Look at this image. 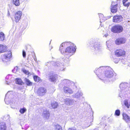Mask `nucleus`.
Returning a JSON list of instances; mask_svg holds the SVG:
<instances>
[{
	"label": "nucleus",
	"mask_w": 130,
	"mask_h": 130,
	"mask_svg": "<svg viewBox=\"0 0 130 130\" xmlns=\"http://www.w3.org/2000/svg\"><path fill=\"white\" fill-rule=\"evenodd\" d=\"M76 46L73 43L70 42H65L60 45L59 50L64 55L71 56L75 52Z\"/></svg>",
	"instance_id": "nucleus-1"
},
{
	"label": "nucleus",
	"mask_w": 130,
	"mask_h": 130,
	"mask_svg": "<svg viewBox=\"0 0 130 130\" xmlns=\"http://www.w3.org/2000/svg\"><path fill=\"white\" fill-rule=\"evenodd\" d=\"M105 70L103 73L102 76H101L102 79L101 80L104 82V83L107 82H113L116 79V77L114 76L113 72L112 69L109 67H106Z\"/></svg>",
	"instance_id": "nucleus-2"
},
{
	"label": "nucleus",
	"mask_w": 130,
	"mask_h": 130,
	"mask_svg": "<svg viewBox=\"0 0 130 130\" xmlns=\"http://www.w3.org/2000/svg\"><path fill=\"white\" fill-rule=\"evenodd\" d=\"M62 83L65 86L63 88L64 92L66 94H71L73 93L72 90L70 88V86L74 85V83L70 80L67 79L63 80Z\"/></svg>",
	"instance_id": "nucleus-3"
},
{
	"label": "nucleus",
	"mask_w": 130,
	"mask_h": 130,
	"mask_svg": "<svg viewBox=\"0 0 130 130\" xmlns=\"http://www.w3.org/2000/svg\"><path fill=\"white\" fill-rule=\"evenodd\" d=\"M13 91H9L6 94L5 99V101L7 104H10L12 106L15 104V101L13 100Z\"/></svg>",
	"instance_id": "nucleus-4"
},
{
	"label": "nucleus",
	"mask_w": 130,
	"mask_h": 130,
	"mask_svg": "<svg viewBox=\"0 0 130 130\" xmlns=\"http://www.w3.org/2000/svg\"><path fill=\"white\" fill-rule=\"evenodd\" d=\"M90 45L89 46L90 47H94L95 49V52L98 54H100L101 52V46L100 43L98 42L96 40H94L92 41H90Z\"/></svg>",
	"instance_id": "nucleus-5"
},
{
	"label": "nucleus",
	"mask_w": 130,
	"mask_h": 130,
	"mask_svg": "<svg viewBox=\"0 0 130 130\" xmlns=\"http://www.w3.org/2000/svg\"><path fill=\"white\" fill-rule=\"evenodd\" d=\"M127 84L126 83H122L120 85V89L119 90L120 91L119 94V96L122 98V96H123V94H127L128 91L126 92L127 89Z\"/></svg>",
	"instance_id": "nucleus-6"
},
{
	"label": "nucleus",
	"mask_w": 130,
	"mask_h": 130,
	"mask_svg": "<svg viewBox=\"0 0 130 130\" xmlns=\"http://www.w3.org/2000/svg\"><path fill=\"white\" fill-rule=\"evenodd\" d=\"M67 59H62L61 62L58 61V62L57 63V70L59 71H62L64 70L65 68L64 66V63H63V61H64L65 62L67 63H69L70 61V60L69 59V57L68 58H67Z\"/></svg>",
	"instance_id": "nucleus-7"
},
{
	"label": "nucleus",
	"mask_w": 130,
	"mask_h": 130,
	"mask_svg": "<svg viewBox=\"0 0 130 130\" xmlns=\"http://www.w3.org/2000/svg\"><path fill=\"white\" fill-rule=\"evenodd\" d=\"M106 68V67H101L98 69H96L94 71V72L97 75L99 78L101 80V76H102Z\"/></svg>",
	"instance_id": "nucleus-8"
},
{
	"label": "nucleus",
	"mask_w": 130,
	"mask_h": 130,
	"mask_svg": "<svg viewBox=\"0 0 130 130\" xmlns=\"http://www.w3.org/2000/svg\"><path fill=\"white\" fill-rule=\"evenodd\" d=\"M11 56V52H9L7 54L2 55L1 58L3 62H7L10 61Z\"/></svg>",
	"instance_id": "nucleus-9"
},
{
	"label": "nucleus",
	"mask_w": 130,
	"mask_h": 130,
	"mask_svg": "<svg viewBox=\"0 0 130 130\" xmlns=\"http://www.w3.org/2000/svg\"><path fill=\"white\" fill-rule=\"evenodd\" d=\"M123 30V28L122 26L116 25L112 27L111 29V31L114 33H119Z\"/></svg>",
	"instance_id": "nucleus-10"
},
{
	"label": "nucleus",
	"mask_w": 130,
	"mask_h": 130,
	"mask_svg": "<svg viewBox=\"0 0 130 130\" xmlns=\"http://www.w3.org/2000/svg\"><path fill=\"white\" fill-rule=\"evenodd\" d=\"M22 15V13L21 11H18L15 14L14 16V21L17 23L21 19V17Z\"/></svg>",
	"instance_id": "nucleus-11"
},
{
	"label": "nucleus",
	"mask_w": 130,
	"mask_h": 130,
	"mask_svg": "<svg viewBox=\"0 0 130 130\" xmlns=\"http://www.w3.org/2000/svg\"><path fill=\"white\" fill-rule=\"evenodd\" d=\"M118 5V4L115 3V2H112L110 9L112 13H115L117 11Z\"/></svg>",
	"instance_id": "nucleus-12"
},
{
	"label": "nucleus",
	"mask_w": 130,
	"mask_h": 130,
	"mask_svg": "<svg viewBox=\"0 0 130 130\" xmlns=\"http://www.w3.org/2000/svg\"><path fill=\"white\" fill-rule=\"evenodd\" d=\"M64 102L65 104L68 106H71L74 105L76 101L74 100L66 98L64 99Z\"/></svg>",
	"instance_id": "nucleus-13"
},
{
	"label": "nucleus",
	"mask_w": 130,
	"mask_h": 130,
	"mask_svg": "<svg viewBox=\"0 0 130 130\" xmlns=\"http://www.w3.org/2000/svg\"><path fill=\"white\" fill-rule=\"evenodd\" d=\"M115 55L117 57L123 56L125 55V52L123 50H117L115 52Z\"/></svg>",
	"instance_id": "nucleus-14"
},
{
	"label": "nucleus",
	"mask_w": 130,
	"mask_h": 130,
	"mask_svg": "<svg viewBox=\"0 0 130 130\" xmlns=\"http://www.w3.org/2000/svg\"><path fill=\"white\" fill-rule=\"evenodd\" d=\"M46 92V89L43 87H41L38 89L37 92L38 95H44Z\"/></svg>",
	"instance_id": "nucleus-15"
},
{
	"label": "nucleus",
	"mask_w": 130,
	"mask_h": 130,
	"mask_svg": "<svg viewBox=\"0 0 130 130\" xmlns=\"http://www.w3.org/2000/svg\"><path fill=\"white\" fill-rule=\"evenodd\" d=\"M126 41V39L123 38H120L117 39L115 41L116 44L117 45L124 43Z\"/></svg>",
	"instance_id": "nucleus-16"
},
{
	"label": "nucleus",
	"mask_w": 130,
	"mask_h": 130,
	"mask_svg": "<svg viewBox=\"0 0 130 130\" xmlns=\"http://www.w3.org/2000/svg\"><path fill=\"white\" fill-rule=\"evenodd\" d=\"M122 17L121 16L116 15L113 18V22H119L122 21Z\"/></svg>",
	"instance_id": "nucleus-17"
},
{
	"label": "nucleus",
	"mask_w": 130,
	"mask_h": 130,
	"mask_svg": "<svg viewBox=\"0 0 130 130\" xmlns=\"http://www.w3.org/2000/svg\"><path fill=\"white\" fill-rule=\"evenodd\" d=\"M50 115V113L46 109H44L42 113L43 116L44 118L47 119L49 118Z\"/></svg>",
	"instance_id": "nucleus-18"
},
{
	"label": "nucleus",
	"mask_w": 130,
	"mask_h": 130,
	"mask_svg": "<svg viewBox=\"0 0 130 130\" xmlns=\"http://www.w3.org/2000/svg\"><path fill=\"white\" fill-rule=\"evenodd\" d=\"M48 77L49 80L52 82H54L56 80V76L54 73H50L49 74Z\"/></svg>",
	"instance_id": "nucleus-19"
},
{
	"label": "nucleus",
	"mask_w": 130,
	"mask_h": 130,
	"mask_svg": "<svg viewBox=\"0 0 130 130\" xmlns=\"http://www.w3.org/2000/svg\"><path fill=\"white\" fill-rule=\"evenodd\" d=\"M123 119L127 123L130 121V117L125 113H123L122 114Z\"/></svg>",
	"instance_id": "nucleus-20"
},
{
	"label": "nucleus",
	"mask_w": 130,
	"mask_h": 130,
	"mask_svg": "<svg viewBox=\"0 0 130 130\" xmlns=\"http://www.w3.org/2000/svg\"><path fill=\"white\" fill-rule=\"evenodd\" d=\"M12 75H8L6 77V84L8 85H10L11 81L12 82V80L11 79Z\"/></svg>",
	"instance_id": "nucleus-21"
},
{
	"label": "nucleus",
	"mask_w": 130,
	"mask_h": 130,
	"mask_svg": "<svg viewBox=\"0 0 130 130\" xmlns=\"http://www.w3.org/2000/svg\"><path fill=\"white\" fill-rule=\"evenodd\" d=\"M83 94L81 92L78 91L72 96L74 98L78 99L81 97Z\"/></svg>",
	"instance_id": "nucleus-22"
},
{
	"label": "nucleus",
	"mask_w": 130,
	"mask_h": 130,
	"mask_svg": "<svg viewBox=\"0 0 130 130\" xmlns=\"http://www.w3.org/2000/svg\"><path fill=\"white\" fill-rule=\"evenodd\" d=\"M24 81L26 85L27 86H31L32 85V83L27 78H25L24 79Z\"/></svg>",
	"instance_id": "nucleus-23"
},
{
	"label": "nucleus",
	"mask_w": 130,
	"mask_h": 130,
	"mask_svg": "<svg viewBox=\"0 0 130 130\" xmlns=\"http://www.w3.org/2000/svg\"><path fill=\"white\" fill-rule=\"evenodd\" d=\"M6 129V124L5 122L0 123V130H5Z\"/></svg>",
	"instance_id": "nucleus-24"
},
{
	"label": "nucleus",
	"mask_w": 130,
	"mask_h": 130,
	"mask_svg": "<svg viewBox=\"0 0 130 130\" xmlns=\"http://www.w3.org/2000/svg\"><path fill=\"white\" fill-rule=\"evenodd\" d=\"M99 15L100 19V23L106 20V18L104 17L103 14L100 13L99 14Z\"/></svg>",
	"instance_id": "nucleus-25"
},
{
	"label": "nucleus",
	"mask_w": 130,
	"mask_h": 130,
	"mask_svg": "<svg viewBox=\"0 0 130 130\" xmlns=\"http://www.w3.org/2000/svg\"><path fill=\"white\" fill-rule=\"evenodd\" d=\"M6 47L2 45H0V53H3L6 50Z\"/></svg>",
	"instance_id": "nucleus-26"
},
{
	"label": "nucleus",
	"mask_w": 130,
	"mask_h": 130,
	"mask_svg": "<svg viewBox=\"0 0 130 130\" xmlns=\"http://www.w3.org/2000/svg\"><path fill=\"white\" fill-rule=\"evenodd\" d=\"M34 80L36 82H42V80L40 78L37 76H34Z\"/></svg>",
	"instance_id": "nucleus-27"
},
{
	"label": "nucleus",
	"mask_w": 130,
	"mask_h": 130,
	"mask_svg": "<svg viewBox=\"0 0 130 130\" xmlns=\"http://www.w3.org/2000/svg\"><path fill=\"white\" fill-rule=\"evenodd\" d=\"M10 116L9 115H5L3 117V120L4 121L8 122L9 121Z\"/></svg>",
	"instance_id": "nucleus-28"
},
{
	"label": "nucleus",
	"mask_w": 130,
	"mask_h": 130,
	"mask_svg": "<svg viewBox=\"0 0 130 130\" xmlns=\"http://www.w3.org/2000/svg\"><path fill=\"white\" fill-rule=\"evenodd\" d=\"M15 83L16 84L22 85L23 84L21 79L17 78L15 79Z\"/></svg>",
	"instance_id": "nucleus-29"
},
{
	"label": "nucleus",
	"mask_w": 130,
	"mask_h": 130,
	"mask_svg": "<svg viewBox=\"0 0 130 130\" xmlns=\"http://www.w3.org/2000/svg\"><path fill=\"white\" fill-rule=\"evenodd\" d=\"M5 35L2 32H0V40L3 41L4 40Z\"/></svg>",
	"instance_id": "nucleus-30"
},
{
	"label": "nucleus",
	"mask_w": 130,
	"mask_h": 130,
	"mask_svg": "<svg viewBox=\"0 0 130 130\" xmlns=\"http://www.w3.org/2000/svg\"><path fill=\"white\" fill-rule=\"evenodd\" d=\"M19 69H18V67H16L12 70V72L13 73L18 74L19 73Z\"/></svg>",
	"instance_id": "nucleus-31"
},
{
	"label": "nucleus",
	"mask_w": 130,
	"mask_h": 130,
	"mask_svg": "<svg viewBox=\"0 0 130 130\" xmlns=\"http://www.w3.org/2000/svg\"><path fill=\"white\" fill-rule=\"evenodd\" d=\"M13 3L16 6H19L20 5V0H13Z\"/></svg>",
	"instance_id": "nucleus-32"
},
{
	"label": "nucleus",
	"mask_w": 130,
	"mask_h": 130,
	"mask_svg": "<svg viewBox=\"0 0 130 130\" xmlns=\"http://www.w3.org/2000/svg\"><path fill=\"white\" fill-rule=\"evenodd\" d=\"M124 104L127 108H129V106L130 107V102H129V104L127 101L125 100L124 102Z\"/></svg>",
	"instance_id": "nucleus-33"
},
{
	"label": "nucleus",
	"mask_w": 130,
	"mask_h": 130,
	"mask_svg": "<svg viewBox=\"0 0 130 130\" xmlns=\"http://www.w3.org/2000/svg\"><path fill=\"white\" fill-rule=\"evenodd\" d=\"M51 105L53 108H55L57 107V103L56 102H54L53 103H52Z\"/></svg>",
	"instance_id": "nucleus-34"
},
{
	"label": "nucleus",
	"mask_w": 130,
	"mask_h": 130,
	"mask_svg": "<svg viewBox=\"0 0 130 130\" xmlns=\"http://www.w3.org/2000/svg\"><path fill=\"white\" fill-rule=\"evenodd\" d=\"M120 111L119 110L117 109L115 111V115L119 116L120 115Z\"/></svg>",
	"instance_id": "nucleus-35"
},
{
	"label": "nucleus",
	"mask_w": 130,
	"mask_h": 130,
	"mask_svg": "<svg viewBox=\"0 0 130 130\" xmlns=\"http://www.w3.org/2000/svg\"><path fill=\"white\" fill-rule=\"evenodd\" d=\"M26 111V109L25 108L21 109L19 110V112L21 114L24 113Z\"/></svg>",
	"instance_id": "nucleus-36"
},
{
	"label": "nucleus",
	"mask_w": 130,
	"mask_h": 130,
	"mask_svg": "<svg viewBox=\"0 0 130 130\" xmlns=\"http://www.w3.org/2000/svg\"><path fill=\"white\" fill-rule=\"evenodd\" d=\"M23 71L24 73L26 74H27L28 75L30 74V73L28 72V71L26 70L25 69L23 70Z\"/></svg>",
	"instance_id": "nucleus-37"
},
{
	"label": "nucleus",
	"mask_w": 130,
	"mask_h": 130,
	"mask_svg": "<svg viewBox=\"0 0 130 130\" xmlns=\"http://www.w3.org/2000/svg\"><path fill=\"white\" fill-rule=\"evenodd\" d=\"M119 59L118 58H115L113 59V61L115 63H117L119 61Z\"/></svg>",
	"instance_id": "nucleus-38"
},
{
	"label": "nucleus",
	"mask_w": 130,
	"mask_h": 130,
	"mask_svg": "<svg viewBox=\"0 0 130 130\" xmlns=\"http://www.w3.org/2000/svg\"><path fill=\"white\" fill-rule=\"evenodd\" d=\"M22 55L23 57L24 58H25L26 57V53L24 51H23Z\"/></svg>",
	"instance_id": "nucleus-39"
},
{
	"label": "nucleus",
	"mask_w": 130,
	"mask_h": 130,
	"mask_svg": "<svg viewBox=\"0 0 130 130\" xmlns=\"http://www.w3.org/2000/svg\"><path fill=\"white\" fill-rule=\"evenodd\" d=\"M57 130H62L61 126L57 124Z\"/></svg>",
	"instance_id": "nucleus-40"
},
{
	"label": "nucleus",
	"mask_w": 130,
	"mask_h": 130,
	"mask_svg": "<svg viewBox=\"0 0 130 130\" xmlns=\"http://www.w3.org/2000/svg\"><path fill=\"white\" fill-rule=\"evenodd\" d=\"M130 3L129 2H128V3H126L123 4V5L125 7H128L130 5Z\"/></svg>",
	"instance_id": "nucleus-41"
},
{
	"label": "nucleus",
	"mask_w": 130,
	"mask_h": 130,
	"mask_svg": "<svg viewBox=\"0 0 130 130\" xmlns=\"http://www.w3.org/2000/svg\"><path fill=\"white\" fill-rule=\"evenodd\" d=\"M68 130H78L75 127H72L69 128Z\"/></svg>",
	"instance_id": "nucleus-42"
},
{
	"label": "nucleus",
	"mask_w": 130,
	"mask_h": 130,
	"mask_svg": "<svg viewBox=\"0 0 130 130\" xmlns=\"http://www.w3.org/2000/svg\"><path fill=\"white\" fill-rule=\"evenodd\" d=\"M102 126H101L102 127V128H104L105 126H106V123H103V124H102Z\"/></svg>",
	"instance_id": "nucleus-43"
},
{
	"label": "nucleus",
	"mask_w": 130,
	"mask_h": 130,
	"mask_svg": "<svg viewBox=\"0 0 130 130\" xmlns=\"http://www.w3.org/2000/svg\"><path fill=\"white\" fill-rule=\"evenodd\" d=\"M51 63L50 62H48L47 63H46V65L47 66H49L50 65Z\"/></svg>",
	"instance_id": "nucleus-44"
},
{
	"label": "nucleus",
	"mask_w": 130,
	"mask_h": 130,
	"mask_svg": "<svg viewBox=\"0 0 130 130\" xmlns=\"http://www.w3.org/2000/svg\"><path fill=\"white\" fill-rule=\"evenodd\" d=\"M109 41H107L106 42L107 46V47H108V48H109V45H108V44H109Z\"/></svg>",
	"instance_id": "nucleus-45"
},
{
	"label": "nucleus",
	"mask_w": 130,
	"mask_h": 130,
	"mask_svg": "<svg viewBox=\"0 0 130 130\" xmlns=\"http://www.w3.org/2000/svg\"><path fill=\"white\" fill-rule=\"evenodd\" d=\"M128 1V0H123V5L126 3V2Z\"/></svg>",
	"instance_id": "nucleus-46"
},
{
	"label": "nucleus",
	"mask_w": 130,
	"mask_h": 130,
	"mask_svg": "<svg viewBox=\"0 0 130 130\" xmlns=\"http://www.w3.org/2000/svg\"><path fill=\"white\" fill-rule=\"evenodd\" d=\"M108 35V34L107 33H106L103 36V37H107V36Z\"/></svg>",
	"instance_id": "nucleus-47"
},
{
	"label": "nucleus",
	"mask_w": 130,
	"mask_h": 130,
	"mask_svg": "<svg viewBox=\"0 0 130 130\" xmlns=\"http://www.w3.org/2000/svg\"><path fill=\"white\" fill-rule=\"evenodd\" d=\"M34 59L35 61H37V58L36 57L34 58Z\"/></svg>",
	"instance_id": "nucleus-48"
},
{
	"label": "nucleus",
	"mask_w": 130,
	"mask_h": 130,
	"mask_svg": "<svg viewBox=\"0 0 130 130\" xmlns=\"http://www.w3.org/2000/svg\"><path fill=\"white\" fill-rule=\"evenodd\" d=\"M92 121L93 120V116H92Z\"/></svg>",
	"instance_id": "nucleus-49"
},
{
	"label": "nucleus",
	"mask_w": 130,
	"mask_h": 130,
	"mask_svg": "<svg viewBox=\"0 0 130 130\" xmlns=\"http://www.w3.org/2000/svg\"><path fill=\"white\" fill-rule=\"evenodd\" d=\"M52 47H51V48L50 49V50H51V49H52Z\"/></svg>",
	"instance_id": "nucleus-50"
},
{
	"label": "nucleus",
	"mask_w": 130,
	"mask_h": 130,
	"mask_svg": "<svg viewBox=\"0 0 130 130\" xmlns=\"http://www.w3.org/2000/svg\"><path fill=\"white\" fill-rule=\"evenodd\" d=\"M11 107L12 108H13V107H12V106H11Z\"/></svg>",
	"instance_id": "nucleus-51"
},
{
	"label": "nucleus",
	"mask_w": 130,
	"mask_h": 130,
	"mask_svg": "<svg viewBox=\"0 0 130 130\" xmlns=\"http://www.w3.org/2000/svg\"><path fill=\"white\" fill-rule=\"evenodd\" d=\"M102 123L101 124L102 125Z\"/></svg>",
	"instance_id": "nucleus-52"
},
{
	"label": "nucleus",
	"mask_w": 130,
	"mask_h": 130,
	"mask_svg": "<svg viewBox=\"0 0 130 130\" xmlns=\"http://www.w3.org/2000/svg\"><path fill=\"white\" fill-rule=\"evenodd\" d=\"M51 41H50V43H51Z\"/></svg>",
	"instance_id": "nucleus-53"
},
{
	"label": "nucleus",
	"mask_w": 130,
	"mask_h": 130,
	"mask_svg": "<svg viewBox=\"0 0 130 130\" xmlns=\"http://www.w3.org/2000/svg\"><path fill=\"white\" fill-rule=\"evenodd\" d=\"M129 127H130V125L129 126Z\"/></svg>",
	"instance_id": "nucleus-54"
}]
</instances>
